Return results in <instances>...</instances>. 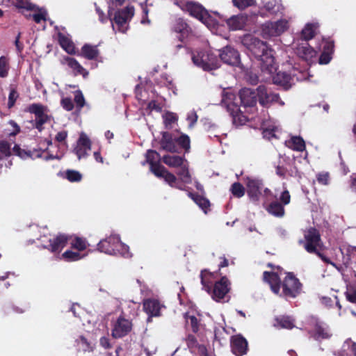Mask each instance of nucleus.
Wrapping results in <instances>:
<instances>
[{"label": "nucleus", "mask_w": 356, "mask_h": 356, "mask_svg": "<svg viewBox=\"0 0 356 356\" xmlns=\"http://www.w3.org/2000/svg\"><path fill=\"white\" fill-rule=\"evenodd\" d=\"M58 40L62 48L68 54H74L75 53V47L72 40L67 36L60 33Z\"/></svg>", "instance_id": "nucleus-35"}, {"label": "nucleus", "mask_w": 356, "mask_h": 356, "mask_svg": "<svg viewBox=\"0 0 356 356\" xmlns=\"http://www.w3.org/2000/svg\"><path fill=\"white\" fill-rule=\"evenodd\" d=\"M35 114V127L39 131H41L44 127L43 124L46 123L49 120V116L46 113H34Z\"/></svg>", "instance_id": "nucleus-41"}, {"label": "nucleus", "mask_w": 356, "mask_h": 356, "mask_svg": "<svg viewBox=\"0 0 356 356\" xmlns=\"http://www.w3.org/2000/svg\"><path fill=\"white\" fill-rule=\"evenodd\" d=\"M133 323L131 320L126 318L124 315H120L113 322L111 336L114 339H120L127 336L132 330Z\"/></svg>", "instance_id": "nucleus-8"}, {"label": "nucleus", "mask_w": 356, "mask_h": 356, "mask_svg": "<svg viewBox=\"0 0 356 356\" xmlns=\"http://www.w3.org/2000/svg\"><path fill=\"white\" fill-rule=\"evenodd\" d=\"M172 29L173 31L181 34L180 40L188 33V26L182 19L175 20Z\"/></svg>", "instance_id": "nucleus-32"}, {"label": "nucleus", "mask_w": 356, "mask_h": 356, "mask_svg": "<svg viewBox=\"0 0 356 356\" xmlns=\"http://www.w3.org/2000/svg\"><path fill=\"white\" fill-rule=\"evenodd\" d=\"M177 175L181 179L186 183H188L191 181V175L189 171L186 167H181Z\"/></svg>", "instance_id": "nucleus-55"}, {"label": "nucleus", "mask_w": 356, "mask_h": 356, "mask_svg": "<svg viewBox=\"0 0 356 356\" xmlns=\"http://www.w3.org/2000/svg\"><path fill=\"white\" fill-rule=\"evenodd\" d=\"M161 161H162V158L156 150L148 149L145 154V161L143 163V165H145L146 163H148L150 171L155 176H160L159 170L163 167L161 164Z\"/></svg>", "instance_id": "nucleus-13"}, {"label": "nucleus", "mask_w": 356, "mask_h": 356, "mask_svg": "<svg viewBox=\"0 0 356 356\" xmlns=\"http://www.w3.org/2000/svg\"><path fill=\"white\" fill-rule=\"evenodd\" d=\"M62 257L67 261H75L81 259L83 257L79 252L66 250L63 253Z\"/></svg>", "instance_id": "nucleus-47"}, {"label": "nucleus", "mask_w": 356, "mask_h": 356, "mask_svg": "<svg viewBox=\"0 0 356 356\" xmlns=\"http://www.w3.org/2000/svg\"><path fill=\"white\" fill-rule=\"evenodd\" d=\"M188 195L198 205L204 213H208V211L210 209L211 203L207 198L197 193L191 192H189Z\"/></svg>", "instance_id": "nucleus-27"}, {"label": "nucleus", "mask_w": 356, "mask_h": 356, "mask_svg": "<svg viewBox=\"0 0 356 356\" xmlns=\"http://www.w3.org/2000/svg\"><path fill=\"white\" fill-rule=\"evenodd\" d=\"M231 350L236 356H243L248 350L247 340L241 334L234 335L230 340Z\"/></svg>", "instance_id": "nucleus-14"}, {"label": "nucleus", "mask_w": 356, "mask_h": 356, "mask_svg": "<svg viewBox=\"0 0 356 356\" xmlns=\"http://www.w3.org/2000/svg\"><path fill=\"white\" fill-rule=\"evenodd\" d=\"M280 202L282 204V205L285 206L290 203L291 202V195L289 191L285 188L281 193L280 196Z\"/></svg>", "instance_id": "nucleus-57"}, {"label": "nucleus", "mask_w": 356, "mask_h": 356, "mask_svg": "<svg viewBox=\"0 0 356 356\" xmlns=\"http://www.w3.org/2000/svg\"><path fill=\"white\" fill-rule=\"evenodd\" d=\"M122 245L120 238L115 235L101 240L97 244V249L101 252L108 254H114L119 250V247Z\"/></svg>", "instance_id": "nucleus-10"}, {"label": "nucleus", "mask_w": 356, "mask_h": 356, "mask_svg": "<svg viewBox=\"0 0 356 356\" xmlns=\"http://www.w3.org/2000/svg\"><path fill=\"white\" fill-rule=\"evenodd\" d=\"M241 43L248 49L256 58L261 62V67L272 72L275 70L274 66V58L271 50L266 43L261 41L252 35H245L241 39Z\"/></svg>", "instance_id": "nucleus-3"}, {"label": "nucleus", "mask_w": 356, "mask_h": 356, "mask_svg": "<svg viewBox=\"0 0 356 356\" xmlns=\"http://www.w3.org/2000/svg\"><path fill=\"white\" fill-rule=\"evenodd\" d=\"M143 310L148 315V319L161 315V305L158 300L149 298L143 301Z\"/></svg>", "instance_id": "nucleus-20"}, {"label": "nucleus", "mask_w": 356, "mask_h": 356, "mask_svg": "<svg viewBox=\"0 0 356 356\" xmlns=\"http://www.w3.org/2000/svg\"><path fill=\"white\" fill-rule=\"evenodd\" d=\"M63 64L67 65L70 67L75 75L81 74L86 76L88 74V72L79 63V62L73 58L67 56L65 57L62 61Z\"/></svg>", "instance_id": "nucleus-26"}, {"label": "nucleus", "mask_w": 356, "mask_h": 356, "mask_svg": "<svg viewBox=\"0 0 356 356\" xmlns=\"http://www.w3.org/2000/svg\"><path fill=\"white\" fill-rule=\"evenodd\" d=\"M162 118L166 129H172L178 121V116L176 113H164Z\"/></svg>", "instance_id": "nucleus-38"}, {"label": "nucleus", "mask_w": 356, "mask_h": 356, "mask_svg": "<svg viewBox=\"0 0 356 356\" xmlns=\"http://www.w3.org/2000/svg\"><path fill=\"white\" fill-rule=\"evenodd\" d=\"M299 243L303 245L305 250L310 254L316 252L321 249L322 243L319 231L315 227H309L305 232L304 240H300Z\"/></svg>", "instance_id": "nucleus-4"}, {"label": "nucleus", "mask_w": 356, "mask_h": 356, "mask_svg": "<svg viewBox=\"0 0 356 356\" xmlns=\"http://www.w3.org/2000/svg\"><path fill=\"white\" fill-rule=\"evenodd\" d=\"M16 6L19 8H23L27 10H35V6L27 0H16Z\"/></svg>", "instance_id": "nucleus-52"}, {"label": "nucleus", "mask_w": 356, "mask_h": 356, "mask_svg": "<svg viewBox=\"0 0 356 356\" xmlns=\"http://www.w3.org/2000/svg\"><path fill=\"white\" fill-rule=\"evenodd\" d=\"M220 59L228 65H237L240 63V55L235 49L227 46L220 51Z\"/></svg>", "instance_id": "nucleus-16"}, {"label": "nucleus", "mask_w": 356, "mask_h": 356, "mask_svg": "<svg viewBox=\"0 0 356 356\" xmlns=\"http://www.w3.org/2000/svg\"><path fill=\"white\" fill-rule=\"evenodd\" d=\"M229 290L230 282L226 276H223L213 285L210 294L214 300L220 301L225 298Z\"/></svg>", "instance_id": "nucleus-11"}, {"label": "nucleus", "mask_w": 356, "mask_h": 356, "mask_svg": "<svg viewBox=\"0 0 356 356\" xmlns=\"http://www.w3.org/2000/svg\"><path fill=\"white\" fill-rule=\"evenodd\" d=\"M91 149V141L86 134H81L77 142L76 145L74 148V153L76 155L80 160L88 156V151Z\"/></svg>", "instance_id": "nucleus-15"}, {"label": "nucleus", "mask_w": 356, "mask_h": 356, "mask_svg": "<svg viewBox=\"0 0 356 356\" xmlns=\"http://www.w3.org/2000/svg\"><path fill=\"white\" fill-rule=\"evenodd\" d=\"M264 184L262 180L252 179L247 183V193L252 202L259 204L260 197L262 195Z\"/></svg>", "instance_id": "nucleus-12"}, {"label": "nucleus", "mask_w": 356, "mask_h": 356, "mask_svg": "<svg viewBox=\"0 0 356 356\" xmlns=\"http://www.w3.org/2000/svg\"><path fill=\"white\" fill-rule=\"evenodd\" d=\"M286 145L290 149L298 152H303L306 147L305 140L300 136H292L286 141Z\"/></svg>", "instance_id": "nucleus-31"}, {"label": "nucleus", "mask_w": 356, "mask_h": 356, "mask_svg": "<svg viewBox=\"0 0 356 356\" xmlns=\"http://www.w3.org/2000/svg\"><path fill=\"white\" fill-rule=\"evenodd\" d=\"M200 277L203 289L210 293L213 285L214 274L207 269H203L200 272Z\"/></svg>", "instance_id": "nucleus-25"}, {"label": "nucleus", "mask_w": 356, "mask_h": 356, "mask_svg": "<svg viewBox=\"0 0 356 356\" xmlns=\"http://www.w3.org/2000/svg\"><path fill=\"white\" fill-rule=\"evenodd\" d=\"M234 5L238 9L243 10L254 4V0H232Z\"/></svg>", "instance_id": "nucleus-51"}, {"label": "nucleus", "mask_w": 356, "mask_h": 356, "mask_svg": "<svg viewBox=\"0 0 356 356\" xmlns=\"http://www.w3.org/2000/svg\"><path fill=\"white\" fill-rule=\"evenodd\" d=\"M277 324L282 328L292 329L295 327L294 319L289 316H282L276 318Z\"/></svg>", "instance_id": "nucleus-40"}, {"label": "nucleus", "mask_w": 356, "mask_h": 356, "mask_svg": "<svg viewBox=\"0 0 356 356\" xmlns=\"http://www.w3.org/2000/svg\"><path fill=\"white\" fill-rule=\"evenodd\" d=\"M17 97H18V93L17 92V91L15 90L14 89L10 90L9 97H8V106L9 108H10L14 105Z\"/></svg>", "instance_id": "nucleus-62"}, {"label": "nucleus", "mask_w": 356, "mask_h": 356, "mask_svg": "<svg viewBox=\"0 0 356 356\" xmlns=\"http://www.w3.org/2000/svg\"><path fill=\"white\" fill-rule=\"evenodd\" d=\"M69 238V236L65 234H58L54 238L48 239L47 242L42 240V248L52 253L59 254L66 246Z\"/></svg>", "instance_id": "nucleus-9"}, {"label": "nucleus", "mask_w": 356, "mask_h": 356, "mask_svg": "<svg viewBox=\"0 0 356 356\" xmlns=\"http://www.w3.org/2000/svg\"><path fill=\"white\" fill-rule=\"evenodd\" d=\"M347 300L352 303H356V289H350L345 293Z\"/></svg>", "instance_id": "nucleus-60"}, {"label": "nucleus", "mask_w": 356, "mask_h": 356, "mask_svg": "<svg viewBox=\"0 0 356 356\" xmlns=\"http://www.w3.org/2000/svg\"><path fill=\"white\" fill-rule=\"evenodd\" d=\"M13 152L15 155L20 157L22 159L40 158L44 153V151L34 149L33 150H26L22 149L19 145H15L13 148Z\"/></svg>", "instance_id": "nucleus-23"}, {"label": "nucleus", "mask_w": 356, "mask_h": 356, "mask_svg": "<svg viewBox=\"0 0 356 356\" xmlns=\"http://www.w3.org/2000/svg\"><path fill=\"white\" fill-rule=\"evenodd\" d=\"M71 246L79 251L85 250L87 248V241L80 237H76L72 242Z\"/></svg>", "instance_id": "nucleus-46"}, {"label": "nucleus", "mask_w": 356, "mask_h": 356, "mask_svg": "<svg viewBox=\"0 0 356 356\" xmlns=\"http://www.w3.org/2000/svg\"><path fill=\"white\" fill-rule=\"evenodd\" d=\"M317 181L321 185H327L330 180V174L328 172H320L316 175Z\"/></svg>", "instance_id": "nucleus-54"}, {"label": "nucleus", "mask_w": 356, "mask_h": 356, "mask_svg": "<svg viewBox=\"0 0 356 356\" xmlns=\"http://www.w3.org/2000/svg\"><path fill=\"white\" fill-rule=\"evenodd\" d=\"M236 96L230 92H223L222 99L219 106L220 109H226L227 111H240L238 104L235 102Z\"/></svg>", "instance_id": "nucleus-22"}, {"label": "nucleus", "mask_w": 356, "mask_h": 356, "mask_svg": "<svg viewBox=\"0 0 356 356\" xmlns=\"http://www.w3.org/2000/svg\"><path fill=\"white\" fill-rule=\"evenodd\" d=\"M311 334L316 340L327 339L332 336L328 326L319 321H316Z\"/></svg>", "instance_id": "nucleus-24"}, {"label": "nucleus", "mask_w": 356, "mask_h": 356, "mask_svg": "<svg viewBox=\"0 0 356 356\" xmlns=\"http://www.w3.org/2000/svg\"><path fill=\"white\" fill-rule=\"evenodd\" d=\"M239 97L241 105L245 108L254 106L258 99L260 104L265 107H268L270 104L276 102H279L280 104H284L279 100L280 97L277 94L268 92L264 86H259L256 90L248 88H242L239 91Z\"/></svg>", "instance_id": "nucleus-2"}, {"label": "nucleus", "mask_w": 356, "mask_h": 356, "mask_svg": "<svg viewBox=\"0 0 356 356\" xmlns=\"http://www.w3.org/2000/svg\"><path fill=\"white\" fill-rule=\"evenodd\" d=\"M284 206L278 201H273L266 207V211L271 215L282 218L285 214Z\"/></svg>", "instance_id": "nucleus-29"}, {"label": "nucleus", "mask_w": 356, "mask_h": 356, "mask_svg": "<svg viewBox=\"0 0 356 356\" xmlns=\"http://www.w3.org/2000/svg\"><path fill=\"white\" fill-rule=\"evenodd\" d=\"M65 178L71 182H78L82 179L81 174L74 170H67L65 172Z\"/></svg>", "instance_id": "nucleus-48"}, {"label": "nucleus", "mask_w": 356, "mask_h": 356, "mask_svg": "<svg viewBox=\"0 0 356 356\" xmlns=\"http://www.w3.org/2000/svg\"><path fill=\"white\" fill-rule=\"evenodd\" d=\"M161 139L160 140L161 148L171 153H177L178 147L176 145L175 138H173L172 134L168 131L161 133Z\"/></svg>", "instance_id": "nucleus-21"}, {"label": "nucleus", "mask_w": 356, "mask_h": 356, "mask_svg": "<svg viewBox=\"0 0 356 356\" xmlns=\"http://www.w3.org/2000/svg\"><path fill=\"white\" fill-rule=\"evenodd\" d=\"M8 125L10 128L8 129L7 135L16 136L20 131L19 126L13 120H10L8 122Z\"/></svg>", "instance_id": "nucleus-53"}, {"label": "nucleus", "mask_w": 356, "mask_h": 356, "mask_svg": "<svg viewBox=\"0 0 356 356\" xmlns=\"http://www.w3.org/2000/svg\"><path fill=\"white\" fill-rule=\"evenodd\" d=\"M289 28V21L281 19L276 22H266L261 26V35L264 38L277 37Z\"/></svg>", "instance_id": "nucleus-7"}, {"label": "nucleus", "mask_w": 356, "mask_h": 356, "mask_svg": "<svg viewBox=\"0 0 356 356\" xmlns=\"http://www.w3.org/2000/svg\"><path fill=\"white\" fill-rule=\"evenodd\" d=\"M273 82L277 85L283 86L285 89H288L291 86L292 78L285 72H278L273 76Z\"/></svg>", "instance_id": "nucleus-28"}, {"label": "nucleus", "mask_w": 356, "mask_h": 356, "mask_svg": "<svg viewBox=\"0 0 356 356\" xmlns=\"http://www.w3.org/2000/svg\"><path fill=\"white\" fill-rule=\"evenodd\" d=\"M162 161L169 167L178 168L183 165L184 157L176 155H165L162 157Z\"/></svg>", "instance_id": "nucleus-34"}, {"label": "nucleus", "mask_w": 356, "mask_h": 356, "mask_svg": "<svg viewBox=\"0 0 356 356\" xmlns=\"http://www.w3.org/2000/svg\"><path fill=\"white\" fill-rule=\"evenodd\" d=\"M187 346L190 349L197 348L198 343L196 337L193 334H188L186 338Z\"/></svg>", "instance_id": "nucleus-58"}, {"label": "nucleus", "mask_w": 356, "mask_h": 356, "mask_svg": "<svg viewBox=\"0 0 356 356\" xmlns=\"http://www.w3.org/2000/svg\"><path fill=\"white\" fill-rule=\"evenodd\" d=\"M263 7L272 14H277L283 10L282 5L277 0H263Z\"/></svg>", "instance_id": "nucleus-33"}, {"label": "nucleus", "mask_w": 356, "mask_h": 356, "mask_svg": "<svg viewBox=\"0 0 356 356\" xmlns=\"http://www.w3.org/2000/svg\"><path fill=\"white\" fill-rule=\"evenodd\" d=\"M184 9L188 11L191 16L198 19L202 23H207L208 13L201 5L194 2H188L185 4Z\"/></svg>", "instance_id": "nucleus-17"}, {"label": "nucleus", "mask_w": 356, "mask_h": 356, "mask_svg": "<svg viewBox=\"0 0 356 356\" xmlns=\"http://www.w3.org/2000/svg\"><path fill=\"white\" fill-rule=\"evenodd\" d=\"M8 60L5 56L0 57V77L4 78L8 76Z\"/></svg>", "instance_id": "nucleus-49"}, {"label": "nucleus", "mask_w": 356, "mask_h": 356, "mask_svg": "<svg viewBox=\"0 0 356 356\" xmlns=\"http://www.w3.org/2000/svg\"><path fill=\"white\" fill-rule=\"evenodd\" d=\"M296 54L306 61L311 60L316 56V51L309 46L307 42L302 41L294 45Z\"/></svg>", "instance_id": "nucleus-19"}, {"label": "nucleus", "mask_w": 356, "mask_h": 356, "mask_svg": "<svg viewBox=\"0 0 356 356\" xmlns=\"http://www.w3.org/2000/svg\"><path fill=\"white\" fill-rule=\"evenodd\" d=\"M192 60L196 66L202 68L204 70H215L220 66L216 56L208 51H201L193 54Z\"/></svg>", "instance_id": "nucleus-5"}, {"label": "nucleus", "mask_w": 356, "mask_h": 356, "mask_svg": "<svg viewBox=\"0 0 356 356\" xmlns=\"http://www.w3.org/2000/svg\"><path fill=\"white\" fill-rule=\"evenodd\" d=\"M175 141L176 144L184 149L186 152H189L191 148V139L188 135L181 134L179 137L175 138Z\"/></svg>", "instance_id": "nucleus-42"}, {"label": "nucleus", "mask_w": 356, "mask_h": 356, "mask_svg": "<svg viewBox=\"0 0 356 356\" xmlns=\"http://www.w3.org/2000/svg\"><path fill=\"white\" fill-rule=\"evenodd\" d=\"M160 176H156L158 178H163L171 186L174 187L177 181V177L175 175L170 172L164 166L159 170Z\"/></svg>", "instance_id": "nucleus-37"}, {"label": "nucleus", "mask_w": 356, "mask_h": 356, "mask_svg": "<svg viewBox=\"0 0 356 356\" xmlns=\"http://www.w3.org/2000/svg\"><path fill=\"white\" fill-rule=\"evenodd\" d=\"M134 15V8L133 6H127L125 8L115 13L114 21L119 26V31H124L123 26L132 18Z\"/></svg>", "instance_id": "nucleus-18"}, {"label": "nucleus", "mask_w": 356, "mask_h": 356, "mask_svg": "<svg viewBox=\"0 0 356 356\" xmlns=\"http://www.w3.org/2000/svg\"><path fill=\"white\" fill-rule=\"evenodd\" d=\"M263 279L267 282L275 294H279L280 288H282V295L286 298H295L301 292L302 284L291 272L286 273L282 282L277 273L264 271Z\"/></svg>", "instance_id": "nucleus-1"}, {"label": "nucleus", "mask_w": 356, "mask_h": 356, "mask_svg": "<svg viewBox=\"0 0 356 356\" xmlns=\"http://www.w3.org/2000/svg\"><path fill=\"white\" fill-rule=\"evenodd\" d=\"M74 102L76 107L80 109L85 104V99L81 91H76L74 93Z\"/></svg>", "instance_id": "nucleus-56"}, {"label": "nucleus", "mask_w": 356, "mask_h": 356, "mask_svg": "<svg viewBox=\"0 0 356 356\" xmlns=\"http://www.w3.org/2000/svg\"><path fill=\"white\" fill-rule=\"evenodd\" d=\"M198 119L197 113H192L187 116V120L188 122V127L193 128Z\"/></svg>", "instance_id": "nucleus-64"}, {"label": "nucleus", "mask_w": 356, "mask_h": 356, "mask_svg": "<svg viewBox=\"0 0 356 356\" xmlns=\"http://www.w3.org/2000/svg\"><path fill=\"white\" fill-rule=\"evenodd\" d=\"M11 155L10 145L5 140L0 141V160Z\"/></svg>", "instance_id": "nucleus-45"}, {"label": "nucleus", "mask_w": 356, "mask_h": 356, "mask_svg": "<svg viewBox=\"0 0 356 356\" xmlns=\"http://www.w3.org/2000/svg\"><path fill=\"white\" fill-rule=\"evenodd\" d=\"M61 104L63 108L67 111H71L73 108V103L70 98H63Z\"/></svg>", "instance_id": "nucleus-63"}, {"label": "nucleus", "mask_w": 356, "mask_h": 356, "mask_svg": "<svg viewBox=\"0 0 356 356\" xmlns=\"http://www.w3.org/2000/svg\"><path fill=\"white\" fill-rule=\"evenodd\" d=\"M332 54L326 51H323L320 58H319V63L320 64H327L332 59Z\"/></svg>", "instance_id": "nucleus-61"}, {"label": "nucleus", "mask_w": 356, "mask_h": 356, "mask_svg": "<svg viewBox=\"0 0 356 356\" xmlns=\"http://www.w3.org/2000/svg\"><path fill=\"white\" fill-rule=\"evenodd\" d=\"M231 193L234 197L240 198L245 195V188L240 182H234L232 184L230 188Z\"/></svg>", "instance_id": "nucleus-44"}, {"label": "nucleus", "mask_w": 356, "mask_h": 356, "mask_svg": "<svg viewBox=\"0 0 356 356\" xmlns=\"http://www.w3.org/2000/svg\"><path fill=\"white\" fill-rule=\"evenodd\" d=\"M227 23L230 29L233 31L240 30L245 26L246 18L242 15L233 16L227 20Z\"/></svg>", "instance_id": "nucleus-30"}, {"label": "nucleus", "mask_w": 356, "mask_h": 356, "mask_svg": "<svg viewBox=\"0 0 356 356\" xmlns=\"http://www.w3.org/2000/svg\"><path fill=\"white\" fill-rule=\"evenodd\" d=\"M185 318L187 325L191 327L194 333H197L200 328V320H198L195 316L188 315L187 314L185 315Z\"/></svg>", "instance_id": "nucleus-43"}, {"label": "nucleus", "mask_w": 356, "mask_h": 356, "mask_svg": "<svg viewBox=\"0 0 356 356\" xmlns=\"http://www.w3.org/2000/svg\"><path fill=\"white\" fill-rule=\"evenodd\" d=\"M146 91H143L142 86L137 85L136 87V97L138 101L145 102L146 98Z\"/></svg>", "instance_id": "nucleus-59"}, {"label": "nucleus", "mask_w": 356, "mask_h": 356, "mask_svg": "<svg viewBox=\"0 0 356 356\" xmlns=\"http://www.w3.org/2000/svg\"><path fill=\"white\" fill-rule=\"evenodd\" d=\"M317 27L316 24H307L301 32L302 41L307 42L309 40L313 38L315 35Z\"/></svg>", "instance_id": "nucleus-36"}, {"label": "nucleus", "mask_w": 356, "mask_h": 356, "mask_svg": "<svg viewBox=\"0 0 356 356\" xmlns=\"http://www.w3.org/2000/svg\"><path fill=\"white\" fill-rule=\"evenodd\" d=\"M82 55L88 60H92L97 57L99 51L95 46L85 44L82 47Z\"/></svg>", "instance_id": "nucleus-39"}, {"label": "nucleus", "mask_w": 356, "mask_h": 356, "mask_svg": "<svg viewBox=\"0 0 356 356\" xmlns=\"http://www.w3.org/2000/svg\"><path fill=\"white\" fill-rule=\"evenodd\" d=\"M200 122L202 124L204 129L207 131L215 130L218 127V125L216 122L208 118L201 119Z\"/></svg>", "instance_id": "nucleus-50"}, {"label": "nucleus", "mask_w": 356, "mask_h": 356, "mask_svg": "<svg viewBox=\"0 0 356 356\" xmlns=\"http://www.w3.org/2000/svg\"><path fill=\"white\" fill-rule=\"evenodd\" d=\"M256 113H230L232 122L236 127L248 124L254 129L263 128V120Z\"/></svg>", "instance_id": "nucleus-6"}]
</instances>
